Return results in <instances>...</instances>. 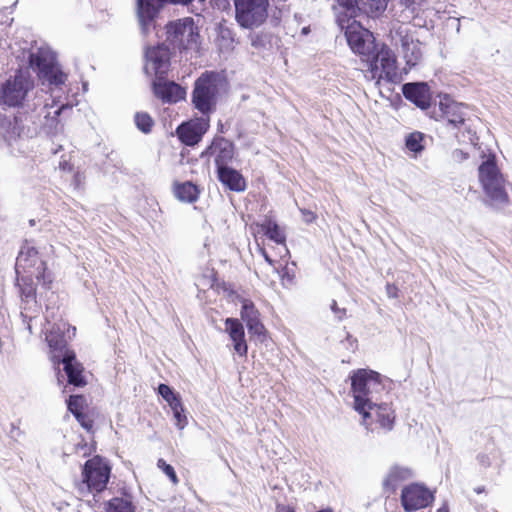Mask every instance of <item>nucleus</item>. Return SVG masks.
<instances>
[{"instance_id":"53","label":"nucleus","mask_w":512,"mask_h":512,"mask_svg":"<svg viewBox=\"0 0 512 512\" xmlns=\"http://www.w3.org/2000/svg\"><path fill=\"white\" fill-rule=\"evenodd\" d=\"M59 168L63 171L71 172L73 170V165L67 160H61L59 162Z\"/></svg>"},{"instance_id":"27","label":"nucleus","mask_w":512,"mask_h":512,"mask_svg":"<svg viewBox=\"0 0 512 512\" xmlns=\"http://www.w3.org/2000/svg\"><path fill=\"white\" fill-rule=\"evenodd\" d=\"M173 193L175 197L182 202L194 203L199 198L200 189L196 184L190 181H175L173 184Z\"/></svg>"},{"instance_id":"40","label":"nucleus","mask_w":512,"mask_h":512,"mask_svg":"<svg viewBox=\"0 0 512 512\" xmlns=\"http://www.w3.org/2000/svg\"><path fill=\"white\" fill-rule=\"evenodd\" d=\"M157 467L170 479L174 485L179 483V479L174 468L170 464L166 463L164 459H158Z\"/></svg>"},{"instance_id":"28","label":"nucleus","mask_w":512,"mask_h":512,"mask_svg":"<svg viewBox=\"0 0 512 512\" xmlns=\"http://www.w3.org/2000/svg\"><path fill=\"white\" fill-rule=\"evenodd\" d=\"M165 3L158 0H137L138 16L144 24L155 19Z\"/></svg>"},{"instance_id":"54","label":"nucleus","mask_w":512,"mask_h":512,"mask_svg":"<svg viewBox=\"0 0 512 512\" xmlns=\"http://www.w3.org/2000/svg\"><path fill=\"white\" fill-rule=\"evenodd\" d=\"M436 512H450L448 504L443 503Z\"/></svg>"},{"instance_id":"14","label":"nucleus","mask_w":512,"mask_h":512,"mask_svg":"<svg viewBox=\"0 0 512 512\" xmlns=\"http://www.w3.org/2000/svg\"><path fill=\"white\" fill-rule=\"evenodd\" d=\"M67 407L84 430L94 433L97 413L94 408L89 407L84 395H71L67 401Z\"/></svg>"},{"instance_id":"23","label":"nucleus","mask_w":512,"mask_h":512,"mask_svg":"<svg viewBox=\"0 0 512 512\" xmlns=\"http://www.w3.org/2000/svg\"><path fill=\"white\" fill-rule=\"evenodd\" d=\"M482 188L489 199L497 204H507L509 202V195L506 190V180L503 175L485 182Z\"/></svg>"},{"instance_id":"20","label":"nucleus","mask_w":512,"mask_h":512,"mask_svg":"<svg viewBox=\"0 0 512 512\" xmlns=\"http://www.w3.org/2000/svg\"><path fill=\"white\" fill-rule=\"evenodd\" d=\"M422 43L415 39L411 34H405L401 37V50L405 60V70H411L416 67L423 58Z\"/></svg>"},{"instance_id":"43","label":"nucleus","mask_w":512,"mask_h":512,"mask_svg":"<svg viewBox=\"0 0 512 512\" xmlns=\"http://www.w3.org/2000/svg\"><path fill=\"white\" fill-rule=\"evenodd\" d=\"M173 415L177 421V426L180 428V429H183L184 426L187 424V417L186 415L184 414V409L183 410H175L173 411Z\"/></svg>"},{"instance_id":"13","label":"nucleus","mask_w":512,"mask_h":512,"mask_svg":"<svg viewBox=\"0 0 512 512\" xmlns=\"http://www.w3.org/2000/svg\"><path fill=\"white\" fill-rule=\"evenodd\" d=\"M210 127V117H196L181 123L176 128L178 139L186 146L197 145Z\"/></svg>"},{"instance_id":"30","label":"nucleus","mask_w":512,"mask_h":512,"mask_svg":"<svg viewBox=\"0 0 512 512\" xmlns=\"http://www.w3.org/2000/svg\"><path fill=\"white\" fill-rule=\"evenodd\" d=\"M502 175L497 163L495 155H489L485 161H483L478 168V176L481 184L488 182Z\"/></svg>"},{"instance_id":"48","label":"nucleus","mask_w":512,"mask_h":512,"mask_svg":"<svg viewBox=\"0 0 512 512\" xmlns=\"http://www.w3.org/2000/svg\"><path fill=\"white\" fill-rule=\"evenodd\" d=\"M339 8H359L356 0H337Z\"/></svg>"},{"instance_id":"34","label":"nucleus","mask_w":512,"mask_h":512,"mask_svg":"<svg viewBox=\"0 0 512 512\" xmlns=\"http://www.w3.org/2000/svg\"><path fill=\"white\" fill-rule=\"evenodd\" d=\"M424 134L415 131L406 136L405 146L406 148L414 153H420L424 150Z\"/></svg>"},{"instance_id":"26","label":"nucleus","mask_w":512,"mask_h":512,"mask_svg":"<svg viewBox=\"0 0 512 512\" xmlns=\"http://www.w3.org/2000/svg\"><path fill=\"white\" fill-rule=\"evenodd\" d=\"M30 66L37 71L38 76L43 78L46 74L51 73L55 66L54 58L46 51L38 50L29 56Z\"/></svg>"},{"instance_id":"5","label":"nucleus","mask_w":512,"mask_h":512,"mask_svg":"<svg viewBox=\"0 0 512 512\" xmlns=\"http://www.w3.org/2000/svg\"><path fill=\"white\" fill-rule=\"evenodd\" d=\"M16 274L25 273L27 275H34L35 278L42 282V285L49 289L53 282L52 276L47 271L46 262L43 261L36 248L25 243L18 254L16 261Z\"/></svg>"},{"instance_id":"46","label":"nucleus","mask_w":512,"mask_h":512,"mask_svg":"<svg viewBox=\"0 0 512 512\" xmlns=\"http://www.w3.org/2000/svg\"><path fill=\"white\" fill-rule=\"evenodd\" d=\"M331 309L339 320H343L347 315V310L340 308L335 300L331 303Z\"/></svg>"},{"instance_id":"6","label":"nucleus","mask_w":512,"mask_h":512,"mask_svg":"<svg viewBox=\"0 0 512 512\" xmlns=\"http://www.w3.org/2000/svg\"><path fill=\"white\" fill-rule=\"evenodd\" d=\"M166 34L167 40L180 50L198 47L199 29L191 17L169 22L166 25Z\"/></svg>"},{"instance_id":"24","label":"nucleus","mask_w":512,"mask_h":512,"mask_svg":"<svg viewBox=\"0 0 512 512\" xmlns=\"http://www.w3.org/2000/svg\"><path fill=\"white\" fill-rule=\"evenodd\" d=\"M217 177L218 180L231 191L242 192L247 187L243 175L229 166L217 169Z\"/></svg>"},{"instance_id":"42","label":"nucleus","mask_w":512,"mask_h":512,"mask_svg":"<svg viewBox=\"0 0 512 512\" xmlns=\"http://www.w3.org/2000/svg\"><path fill=\"white\" fill-rule=\"evenodd\" d=\"M158 393L159 395L162 396V398L168 402L169 400H171L172 397L175 396V392L171 389V387H169L168 385L166 384H160L158 386Z\"/></svg>"},{"instance_id":"18","label":"nucleus","mask_w":512,"mask_h":512,"mask_svg":"<svg viewBox=\"0 0 512 512\" xmlns=\"http://www.w3.org/2000/svg\"><path fill=\"white\" fill-rule=\"evenodd\" d=\"M251 233L256 237L257 235H263L274 241L275 243L282 245L286 252V235L283 229L277 224L275 220L270 217H265L261 222H253L249 226Z\"/></svg>"},{"instance_id":"4","label":"nucleus","mask_w":512,"mask_h":512,"mask_svg":"<svg viewBox=\"0 0 512 512\" xmlns=\"http://www.w3.org/2000/svg\"><path fill=\"white\" fill-rule=\"evenodd\" d=\"M111 471L112 467L107 459L94 455L82 467V483L86 485L89 492L100 494L107 488Z\"/></svg>"},{"instance_id":"37","label":"nucleus","mask_w":512,"mask_h":512,"mask_svg":"<svg viewBox=\"0 0 512 512\" xmlns=\"http://www.w3.org/2000/svg\"><path fill=\"white\" fill-rule=\"evenodd\" d=\"M46 340L48 342L49 347L53 351H57V352H63V351L66 352L67 351L66 350L67 343L63 336H61L59 334H55V333H50L49 335L46 336Z\"/></svg>"},{"instance_id":"55","label":"nucleus","mask_w":512,"mask_h":512,"mask_svg":"<svg viewBox=\"0 0 512 512\" xmlns=\"http://www.w3.org/2000/svg\"><path fill=\"white\" fill-rule=\"evenodd\" d=\"M474 491L477 494H481V493H484L486 491V489L484 486H478V487L474 488Z\"/></svg>"},{"instance_id":"7","label":"nucleus","mask_w":512,"mask_h":512,"mask_svg":"<svg viewBox=\"0 0 512 512\" xmlns=\"http://www.w3.org/2000/svg\"><path fill=\"white\" fill-rule=\"evenodd\" d=\"M235 19L247 29L262 25L268 17V0H235Z\"/></svg>"},{"instance_id":"25","label":"nucleus","mask_w":512,"mask_h":512,"mask_svg":"<svg viewBox=\"0 0 512 512\" xmlns=\"http://www.w3.org/2000/svg\"><path fill=\"white\" fill-rule=\"evenodd\" d=\"M412 476L413 472L409 467L393 465L383 481L384 489L394 493L399 484L409 480Z\"/></svg>"},{"instance_id":"11","label":"nucleus","mask_w":512,"mask_h":512,"mask_svg":"<svg viewBox=\"0 0 512 512\" xmlns=\"http://www.w3.org/2000/svg\"><path fill=\"white\" fill-rule=\"evenodd\" d=\"M434 493L423 483H410L402 488L401 505L405 512L424 509L434 502Z\"/></svg>"},{"instance_id":"21","label":"nucleus","mask_w":512,"mask_h":512,"mask_svg":"<svg viewBox=\"0 0 512 512\" xmlns=\"http://www.w3.org/2000/svg\"><path fill=\"white\" fill-rule=\"evenodd\" d=\"M147 61L151 64L155 75L165 76L170 64V52L164 45L151 47L146 51Z\"/></svg>"},{"instance_id":"36","label":"nucleus","mask_w":512,"mask_h":512,"mask_svg":"<svg viewBox=\"0 0 512 512\" xmlns=\"http://www.w3.org/2000/svg\"><path fill=\"white\" fill-rule=\"evenodd\" d=\"M135 124L140 131L147 134L150 133L153 128L154 120L148 113L138 112L135 115Z\"/></svg>"},{"instance_id":"15","label":"nucleus","mask_w":512,"mask_h":512,"mask_svg":"<svg viewBox=\"0 0 512 512\" xmlns=\"http://www.w3.org/2000/svg\"><path fill=\"white\" fill-rule=\"evenodd\" d=\"M205 154L214 157L216 169L226 167L235 155L234 143L224 137H215L206 148Z\"/></svg>"},{"instance_id":"47","label":"nucleus","mask_w":512,"mask_h":512,"mask_svg":"<svg viewBox=\"0 0 512 512\" xmlns=\"http://www.w3.org/2000/svg\"><path fill=\"white\" fill-rule=\"evenodd\" d=\"M300 212L303 216L304 221L307 223H312V222L316 221V219H317L316 213L311 210L301 209Z\"/></svg>"},{"instance_id":"1","label":"nucleus","mask_w":512,"mask_h":512,"mask_svg":"<svg viewBox=\"0 0 512 512\" xmlns=\"http://www.w3.org/2000/svg\"><path fill=\"white\" fill-rule=\"evenodd\" d=\"M351 381V393L354 399L353 408L362 412L377 399L385 386L381 375L371 369L360 368L353 370L349 375Z\"/></svg>"},{"instance_id":"39","label":"nucleus","mask_w":512,"mask_h":512,"mask_svg":"<svg viewBox=\"0 0 512 512\" xmlns=\"http://www.w3.org/2000/svg\"><path fill=\"white\" fill-rule=\"evenodd\" d=\"M67 76L56 67L52 68L51 73L46 74L43 79H46L50 84L62 85L65 83Z\"/></svg>"},{"instance_id":"41","label":"nucleus","mask_w":512,"mask_h":512,"mask_svg":"<svg viewBox=\"0 0 512 512\" xmlns=\"http://www.w3.org/2000/svg\"><path fill=\"white\" fill-rule=\"evenodd\" d=\"M400 4L405 6L412 13H418L424 0H399Z\"/></svg>"},{"instance_id":"19","label":"nucleus","mask_w":512,"mask_h":512,"mask_svg":"<svg viewBox=\"0 0 512 512\" xmlns=\"http://www.w3.org/2000/svg\"><path fill=\"white\" fill-rule=\"evenodd\" d=\"M224 324L225 331L232 341L235 353L240 357L246 358L248 354V344L242 322L238 318L231 317L226 318Z\"/></svg>"},{"instance_id":"10","label":"nucleus","mask_w":512,"mask_h":512,"mask_svg":"<svg viewBox=\"0 0 512 512\" xmlns=\"http://www.w3.org/2000/svg\"><path fill=\"white\" fill-rule=\"evenodd\" d=\"M34 82L28 74L18 70L13 77H10L2 85L1 101L10 107L21 106L28 94L33 89Z\"/></svg>"},{"instance_id":"31","label":"nucleus","mask_w":512,"mask_h":512,"mask_svg":"<svg viewBox=\"0 0 512 512\" xmlns=\"http://www.w3.org/2000/svg\"><path fill=\"white\" fill-rule=\"evenodd\" d=\"M34 275L17 277V285L20 289L21 298L24 301H36V286L33 282Z\"/></svg>"},{"instance_id":"33","label":"nucleus","mask_w":512,"mask_h":512,"mask_svg":"<svg viewBox=\"0 0 512 512\" xmlns=\"http://www.w3.org/2000/svg\"><path fill=\"white\" fill-rule=\"evenodd\" d=\"M359 8H339L337 12V23L338 25L346 30V27L352 23V21H357L356 17L359 15Z\"/></svg>"},{"instance_id":"52","label":"nucleus","mask_w":512,"mask_h":512,"mask_svg":"<svg viewBox=\"0 0 512 512\" xmlns=\"http://www.w3.org/2000/svg\"><path fill=\"white\" fill-rule=\"evenodd\" d=\"M453 156L455 159L459 160V161H462V160H465L468 158V153L460 150V149H456L454 152H453Z\"/></svg>"},{"instance_id":"9","label":"nucleus","mask_w":512,"mask_h":512,"mask_svg":"<svg viewBox=\"0 0 512 512\" xmlns=\"http://www.w3.org/2000/svg\"><path fill=\"white\" fill-rule=\"evenodd\" d=\"M345 37L351 50L363 63L371 59L373 51L378 46L372 32L364 28L359 21H352L346 27Z\"/></svg>"},{"instance_id":"38","label":"nucleus","mask_w":512,"mask_h":512,"mask_svg":"<svg viewBox=\"0 0 512 512\" xmlns=\"http://www.w3.org/2000/svg\"><path fill=\"white\" fill-rule=\"evenodd\" d=\"M250 334L257 336L261 340L267 337L268 331L261 321V318L246 324Z\"/></svg>"},{"instance_id":"17","label":"nucleus","mask_w":512,"mask_h":512,"mask_svg":"<svg viewBox=\"0 0 512 512\" xmlns=\"http://www.w3.org/2000/svg\"><path fill=\"white\" fill-rule=\"evenodd\" d=\"M403 96L418 108L427 110L431 106L430 87L425 82L405 83L402 86Z\"/></svg>"},{"instance_id":"29","label":"nucleus","mask_w":512,"mask_h":512,"mask_svg":"<svg viewBox=\"0 0 512 512\" xmlns=\"http://www.w3.org/2000/svg\"><path fill=\"white\" fill-rule=\"evenodd\" d=\"M105 512H136L133 497L130 494L113 497L104 503Z\"/></svg>"},{"instance_id":"44","label":"nucleus","mask_w":512,"mask_h":512,"mask_svg":"<svg viewBox=\"0 0 512 512\" xmlns=\"http://www.w3.org/2000/svg\"><path fill=\"white\" fill-rule=\"evenodd\" d=\"M386 294L389 298L397 299L399 297V288L394 283H387L386 287Z\"/></svg>"},{"instance_id":"3","label":"nucleus","mask_w":512,"mask_h":512,"mask_svg":"<svg viewBox=\"0 0 512 512\" xmlns=\"http://www.w3.org/2000/svg\"><path fill=\"white\" fill-rule=\"evenodd\" d=\"M367 66L366 77L375 80L377 84L382 79L395 83L400 79L396 54L386 44L378 46L372 53L369 61L364 62Z\"/></svg>"},{"instance_id":"51","label":"nucleus","mask_w":512,"mask_h":512,"mask_svg":"<svg viewBox=\"0 0 512 512\" xmlns=\"http://www.w3.org/2000/svg\"><path fill=\"white\" fill-rule=\"evenodd\" d=\"M276 512H296L295 509L290 505L277 504Z\"/></svg>"},{"instance_id":"45","label":"nucleus","mask_w":512,"mask_h":512,"mask_svg":"<svg viewBox=\"0 0 512 512\" xmlns=\"http://www.w3.org/2000/svg\"><path fill=\"white\" fill-rule=\"evenodd\" d=\"M167 403L172 411L183 410L184 408L179 394H175V396L172 397L171 400H169Z\"/></svg>"},{"instance_id":"32","label":"nucleus","mask_w":512,"mask_h":512,"mask_svg":"<svg viewBox=\"0 0 512 512\" xmlns=\"http://www.w3.org/2000/svg\"><path fill=\"white\" fill-rule=\"evenodd\" d=\"M241 304L240 316L246 324L261 318V314L252 300L244 298L241 300Z\"/></svg>"},{"instance_id":"2","label":"nucleus","mask_w":512,"mask_h":512,"mask_svg":"<svg viewBox=\"0 0 512 512\" xmlns=\"http://www.w3.org/2000/svg\"><path fill=\"white\" fill-rule=\"evenodd\" d=\"M225 78L217 71H205L195 81L191 102L203 116L215 111L217 99Z\"/></svg>"},{"instance_id":"22","label":"nucleus","mask_w":512,"mask_h":512,"mask_svg":"<svg viewBox=\"0 0 512 512\" xmlns=\"http://www.w3.org/2000/svg\"><path fill=\"white\" fill-rule=\"evenodd\" d=\"M62 363L64 364V371L68 377V383L76 387H83L87 384L83 376V365L76 360L74 351H66L63 356Z\"/></svg>"},{"instance_id":"49","label":"nucleus","mask_w":512,"mask_h":512,"mask_svg":"<svg viewBox=\"0 0 512 512\" xmlns=\"http://www.w3.org/2000/svg\"><path fill=\"white\" fill-rule=\"evenodd\" d=\"M84 176L80 172H76L73 176V183L76 189L80 188L82 185V181Z\"/></svg>"},{"instance_id":"16","label":"nucleus","mask_w":512,"mask_h":512,"mask_svg":"<svg viewBox=\"0 0 512 512\" xmlns=\"http://www.w3.org/2000/svg\"><path fill=\"white\" fill-rule=\"evenodd\" d=\"M153 93L163 103L172 104L184 99L186 91L174 81H167L164 76H158L153 82Z\"/></svg>"},{"instance_id":"12","label":"nucleus","mask_w":512,"mask_h":512,"mask_svg":"<svg viewBox=\"0 0 512 512\" xmlns=\"http://www.w3.org/2000/svg\"><path fill=\"white\" fill-rule=\"evenodd\" d=\"M438 108L437 120L445 121L448 126L456 129L465 125L468 118V106L464 103L457 102L450 95L444 94L439 96Z\"/></svg>"},{"instance_id":"8","label":"nucleus","mask_w":512,"mask_h":512,"mask_svg":"<svg viewBox=\"0 0 512 512\" xmlns=\"http://www.w3.org/2000/svg\"><path fill=\"white\" fill-rule=\"evenodd\" d=\"M362 424L370 431H391L396 421V413L392 404L372 402L362 412Z\"/></svg>"},{"instance_id":"50","label":"nucleus","mask_w":512,"mask_h":512,"mask_svg":"<svg viewBox=\"0 0 512 512\" xmlns=\"http://www.w3.org/2000/svg\"><path fill=\"white\" fill-rule=\"evenodd\" d=\"M259 252H260V254L264 257L265 261H266L269 265H271V266H273V265H274L275 261L270 257V255L268 254V252L266 251V249H265V248L260 247V248H259Z\"/></svg>"},{"instance_id":"56","label":"nucleus","mask_w":512,"mask_h":512,"mask_svg":"<svg viewBox=\"0 0 512 512\" xmlns=\"http://www.w3.org/2000/svg\"><path fill=\"white\" fill-rule=\"evenodd\" d=\"M317 512H334V511L332 510V508H325V509H321Z\"/></svg>"},{"instance_id":"35","label":"nucleus","mask_w":512,"mask_h":512,"mask_svg":"<svg viewBox=\"0 0 512 512\" xmlns=\"http://www.w3.org/2000/svg\"><path fill=\"white\" fill-rule=\"evenodd\" d=\"M389 0H364L365 12L371 17L381 15L387 8Z\"/></svg>"}]
</instances>
